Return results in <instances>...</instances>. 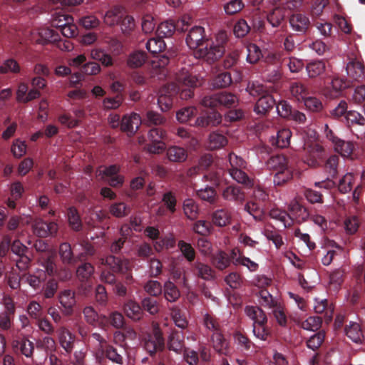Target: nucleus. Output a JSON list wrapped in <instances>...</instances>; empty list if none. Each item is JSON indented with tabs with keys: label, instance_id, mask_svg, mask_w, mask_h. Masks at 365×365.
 I'll return each mask as SVG.
<instances>
[{
	"label": "nucleus",
	"instance_id": "nucleus-44",
	"mask_svg": "<svg viewBox=\"0 0 365 365\" xmlns=\"http://www.w3.org/2000/svg\"><path fill=\"white\" fill-rule=\"evenodd\" d=\"M292 133L289 129H282L277 132V137L273 138L272 145L277 148H287L290 143Z\"/></svg>",
	"mask_w": 365,
	"mask_h": 365
},
{
	"label": "nucleus",
	"instance_id": "nucleus-56",
	"mask_svg": "<svg viewBox=\"0 0 365 365\" xmlns=\"http://www.w3.org/2000/svg\"><path fill=\"white\" fill-rule=\"evenodd\" d=\"M224 170L222 169L208 170L203 176V179L210 182V186H219L222 180Z\"/></svg>",
	"mask_w": 365,
	"mask_h": 365
},
{
	"label": "nucleus",
	"instance_id": "nucleus-38",
	"mask_svg": "<svg viewBox=\"0 0 365 365\" xmlns=\"http://www.w3.org/2000/svg\"><path fill=\"white\" fill-rule=\"evenodd\" d=\"M182 210L185 215L190 220L197 218L199 208L197 204L193 199L187 198L183 201Z\"/></svg>",
	"mask_w": 365,
	"mask_h": 365
},
{
	"label": "nucleus",
	"instance_id": "nucleus-58",
	"mask_svg": "<svg viewBox=\"0 0 365 365\" xmlns=\"http://www.w3.org/2000/svg\"><path fill=\"white\" fill-rule=\"evenodd\" d=\"M162 202L171 214H174L176 212L178 200L174 192L171 190L165 192L163 195Z\"/></svg>",
	"mask_w": 365,
	"mask_h": 365
},
{
	"label": "nucleus",
	"instance_id": "nucleus-28",
	"mask_svg": "<svg viewBox=\"0 0 365 365\" xmlns=\"http://www.w3.org/2000/svg\"><path fill=\"white\" fill-rule=\"evenodd\" d=\"M76 269V277L82 282H88L93 275L95 272L94 266L88 262H81Z\"/></svg>",
	"mask_w": 365,
	"mask_h": 365
},
{
	"label": "nucleus",
	"instance_id": "nucleus-4",
	"mask_svg": "<svg viewBox=\"0 0 365 365\" xmlns=\"http://www.w3.org/2000/svg\"><path fill=\"white\" fill-rule=\"evenodd\" d=\"M229 163L230 168L228 171L232 179L243 185L246 188L252 187L255 184L253 178L244 171L247 167V162L240 156L231 153L229 154Z\"/></svg>",
	"mask_w": 365,
	"mask_h": 365
},
{
	"label": "nucleus",
	"instance_id": "nucleus-35",
	"mask_svg": "<svg viewBox=\"0 0 365 365\" xmlns=\"http://www.w3.org/2000/svg\"><path fill=\"white\" fill-rule=\"evenodd\" d=\"M267 166L269 170L281 171L288 168V162L284 155L271 156L267 162Z\"/></svg>",
	"mask_w": 365,
	"mask_h": 365
},
{
	"label": "nucleus",
	"instance_id": "nucleus-19",
	"mask_svg": "<svg viewBox=\"0 0 365 365\" xmlns=\"http://www.w3.org/2000/svg\"><path fill=\"white\" fill-rule=\"evenodd\" d=\"M193 274L199 278L206 281H210L215 277V271L212 268L201 262H195L192 265Z\"/></svg>",
	"mask_w": 365,
	"mask_h": 365
},
{
	"label": "nucleus",
	"instance_id": "nucleus-60",
	"mask_svg": "<svg viewBox=\"0 0 365 365\" xmlns=\"http://www.w3.org/2000/svg\"><path fill=\"white\" fill-rule=\"evenodd\" d=\"M197 113L195 106H187L180 109L176 113L177 120L182 123H187Z\"/></svg>",
	"mask_w": 365,
	"mask_h": 365
},
{
	"label": "nucleus",
	"instance_id": "nucleus-39",
	"mask_svg": "<svg viewBox=\"0 0 365 365\" xmlns=\"http://www.w3.org/2000/svg\"><path fill=\"white\" fill-rule=\"evenodd\" d=\"M212 220L216 226L224 227L230 223L231 215L227 210L220 209L212 213Z\"/></svg>",
	"mask_w": 365,
	"mask_h": 365
},
{
	"label": "nucleus",
	"instance_id": "nucleus-40",
	"mask_svg": "<svg viewBox=\"0 0 365 365\" xmlns=\"http://www.w3.org/2000/svg\"><path fill=\"white\" fill-rule=\"evenodd\" d=\"M290 93L298 101H304L309 94L307 88L301 82H294L290 86Z\"/></svg>",
	"mask_w": 365,
	"mask_h": 365
},
{
	"label": "nucleus",
	"instance_id": "nucleus-34",
	"mask_svg": "<svg viewBox=\"0 0 365 365\" xmlns=\"http://www.w3.org/2000/svg\"><path fill=\"white\" fill-rule=\"evenodd\" d=\"M264 205L262 202L256 200H250L247 202L245 206L246 210L256 220H262L264 216Z\"/></svg>",
	"mask_w": 365,
	"mask_h": 365
},
{
	"label": "nucleus",
	"instance_id": "nucleus-48",
	"mask_svg": "<svg viewBox=\"0 0 365 365\" xmlns=\"http://www.w3.org/2000/svg\"><path fill=\"white\" fill-rule=\"evenodd\" d=\"M232 83L231 73L230 72H222L212 78L211 84L215 88H222L228 87Z\"/></svg>",
	"mask_w": 365,
	"mask_h": 365
},
{
	"label": "nucleus",
	"instance_id": "nucleus-3",
	"mask_svg": "<svg viewBox=\"0 0 365 365\" xmlns=\"http://www.w3.org/2000/svg\"><path fill=\"white\" fill-rule=\"evenodd\" d=\"M98 261L100 265L105 266L101 270L100 279L106 284H115L116 274H125L130 269V262L128 259L113 255L100 257Z\"/></svg>",
	"mask_w": 365,
	"mask_h": 365
},
{
	"label": "nucleus",
	"instance_id": "nucleus-29",
	"mask_svg": "<svg viewBox=\"0 0 365 365\" xmlns=\"http://www.w3.org/2000/svg\"><path fill=\"white\" fill-rule=\"evenodd\" d=\"M168 160L174 163H182L186 160L187 153L185 148L180 146H170L166 152Z\"/></svg>",
	"mask_w": 365,
	"mask_h": 365
},
{
	"label": "nucleus",
	"instance_id": "nucleus-55",
	"mask_svg": "<svg viewBox=\"0 0 365 365\" xmlns=\"http://www.w3.org/2000/svg\"><path fill=\"white\" fill-rule=\"evenodd\" d=\"M143 311L148 312L151 315H155L159 312V302L152 297L143 298L140 302Z\"/></svg>",
	"mask_w": 365,
	"mask_h": 365
},
{
	"label": "nucleus",
	"instance_id": "nucleus-12",
	"mask_svg": "<svg viewBox=\"0 0 365 365\" xmlns=\"http://www.w3.org/2000/svg\"><path fill=\"white\" fill-rule=\"evenodd\" d=\"M34 235L39 237H46L54 235L58 230V224L55 222H47L39 220L34 222L32 225Z\"/></svg>",
	"mask_w": 365,
	"mask_h": 365
},
{
	"label": "nucleus",
	"instance_id": "nucleus-26",
	"mask_svg": "<svg viewBox=\"0 0 365 365\" xmlns=\"http://www.w3.org/2000/svg\"><path fill=\"white\" fill-rule=\"evenodd\" d=\"M168 348L176 353H180L184 350V334L182 331H173L168 339Z\"/></svg>",
	"mask_w": 365,
	"mask_h": 365
},
{
	"label": "nucleus",
	"instance_id": "nucleus-30",
	"mask_svg": "<svg viewBox=\"0 0 365 365\" xmlns=\"http://www.w3.org/2000/svg\"><path fill=\"white\" fill-rule=\"evenodd\" d=\"M162 294H163L165 299L170 302H176L180 297V292L178 287L170 280L164 283Z\"/></svg>",
	"mask_w": 365,
	"mask_h": 365
},
{
	"label": "nucleus",
	"instance_id": "nucleus-22",
	"mask_svg": "<svg viewBox=\"0 0 365 365\" xmlns=\"http://www.w3.org/2000/svg\"><path fill=\"white\" fill-rule=\"evenodd\" d=\"M245 312L247 316L253 321L252 325L267 324V317L259 307L247 306Z\"/></svg>",
	"mask_w": 365,
	"mask_h": 365
},
{
	"label": "nucleus",
	"instance_id": "nucleus-21",
	"mask_svg": "<svg viewBox=\"0 0 365 365\" xmlns=\"http://www.w3.org/2000/svg\"><path fill=\"white\" fill-rule=\"evenodd\" d=\"M125 9L120 6H115L106 11L103 16L106 24L113 26L120 23L122 17L125 16Z\"/></svg>",
	"mask_w": 365,
	"mask_h": 365
},
{
	"label": "nucleus",
	"instance_id": "nucleus-6",
	"mask_svg": "<svg viewBox=\"0 0 365 365\" xmlns=\"http://www.w3.org/2000/svg\"><path fill=\"white\" fill-rule=\"evenodd\" d=\"M143 346L150 356H153L158 351H162L164 349L165 339L159 327H154L150 333L144 336Z\"/></svg>",
	"mask_w": 365,
	"mask_h": 365
},
{
	"label": "nucleus",
	"instance_id": "nucleus-64",
	"mask_svg": "<svg viewBox=\"0 0 365 365\" xmlns=\"http://www.w3.org/2000/svg\"><path fill=\"white\" fill-rule=\"evenodd\" d=\"M147 59L146 53L143 51H135L131 53L128 58V65L130 68H138L144 64Z\"/></svg>",
	"mask_w": 365,
	"mask_h": 365
},
{
	"label": "nucleus",
	"instance_id": "nucleus-2",
	"mask_svg": "<svg viewBox=\"0 0 365 365\" xmlns=\"http://www.w3.org/2000/svg\"><path fill=\"white\" fill-rule=\"evenodd\" d=\"M202 83V78L191 73L185 67L175 73V83H168L159 92L158 103L161 110L168 111L172 108L174 97L179 95L182 100L191 98L194 89Z\"/></svg>",
	"mask_w": 365,
	"mask_h": 365
},
{
	"label": "nucleus",
	"instance_id": "nucleus-47",
	"mask_svg": "<svg viewBox=\"0 0 365 365\" xmlns=\"http://www.w3.org/2000/svg\"><path fill=\"white\" fill-rule=\"evenodd\" d=\"M325 68V63L322 60L311 61L306 66V70L309 78L320 76L324 72Z\"/></svg>",
	"mask_w": 365,
	"mask_h": 365
},
{
	"label": "nucleus",
	"instance_id": "nucleus-59",
	"mask_svg": "<svg viewBox=\"0 0 365 365\" xmlns=\"http://www.w3.org/2000/svg\"><path fill=\"white\" fill-rule=\"evenodd\" d=\"M21 71L19 63L14 58H8L5 60L0 66V73L6 74L9 73H19Z\"/></svg>",
	"mask_w": 365,
	"mask_h": 365
},
{
	"label": "nucleus",
	"instance_id": "nucleus-17",
	"mask_svg": "<svg viewBox=\"0 0 365 365\" xmlns=\"http://www.w3.org/2000/svg\"><path fill=\"white\" fill-rule=\"evenodd\" d=\"M276 105L272 96L267 93L259 97L255 106L254 110L257 114L266 115Z\"/></svg>",
	"mask_w": 365,
	"mask_h": 365
},
{
	"label": "nucleus",
	"instance_id": "nucleus-36",
	"mask_svg": "<svg viewBox=\"0 0 365 365\" xmlns=\"http://www.w3.org/2000/svg\"><path fill=\"white\" fill-rule=\"evenodd\" d=\"M36 347L50 356L56 350V341L52 337L46 336L36 340Z\"/></svg>",
	"mask_w": 365,
	"mask_h": 365
},
{
	"label": "nucleus",
	"instance_id": "nucleus-63",
	"mask_svg": "<svg viewBox=\"0 0 365 365\" xmlns=\"http://www.w3.org/2000/svg\"><path fill=\"white\" fill-rule=\"evenodd\" d=\"M250 30V26L247 24V21L241 19L235 24L233 33L237 38H241L245 37Z\"/></svg>",
	"mask_w": 365,
	"mask_h": 365
},
{
	"label": "nucleus",
	"instance_id": "nucleus-18",
	"mask_svg": "<svg viewBox=\"0 0 365 365\" xmlns=\"http://www.w3.org/2000/svg\"><path fill=\"white\" fill-rule=\"evenodd\" d=\"M21 282L29 284L34 289H39L41 284L46 280V274L44 270H38L34 274L24 273L21 276Z\"/></svg>",
	"mask_w": 365,
	"mask_h": 365
},
{
	"label": "nucleus",
	"instance_id": "nucleus-20",
	"mask_svg": "<svg viewBox=\"0 0 365 365\" xmlns=\"http://www.w3.org/2000/svg\"><path fill=\"white\" fill-rule=\"evenodd\" d=\"M222 195L224 200L236 203H242L245 198V192L237 185L226 187L222 190Z\"/></svg>",
	"mask_w": 365,
	"mask_h": 365
},
{
	"label": "nucleus",
	"instance_id": "nucleus-53",
	"mask_svg": "<svg viewBox=\"0 0 365 365\" xmlns=\"http://www.w3.org/2000/svg\"><path fill=\"white\" fill-rule=\"evenodd\" d=\"M246 50L247 52L246 59L250 64L257 63L259 59L262 58L263 52L259 47L255 43H249L246 47Z\"/></svg>",
	"mask_w": 365,
	"mask_h": 365
},
{
	"label": "nucleus",
	"instance_id": "nucleus-49",
	"mask_svg": "<svg viewBox=\"0 0 365 365\" xmlns=\"http://www.w3.org/2000/svg\"><path fill=\"white\" fill-rule=\"evenodd\" d=\"M59 255L64 264H72L76 262L70 244L67 242L61 244L59 247Z\"/></svg>",
	"mask_w": 365,
	"mask_h": 365
},
{
	"label": "nucleus",
	"instance_id": "nucleus-57",
	"mask_svg": "<svg viewBox=\"0 0 365 365\" xmlns=\"http://www.w3.org/2000/svg\"><path fill=\"white\" fill-rule=\"evenodd\" d=\"M73 21V19L71 16L61 11L55 12L52 15L51 26L59 29L61 27L68 24L69 22L71 23Z\"/></svg>",
	"mask_w": 365,
	"mask_h": 365
},
{
	"label": "nucleus",
	"instance_id": "nucleus-43",
	"mask_svg": "<svg viewBox=\"0 0 365 365\" xmlns=\"http://www.w3.org/2000/svg\"><path fill=\"white\" fill-rule=\"evenodd\" d=\"M269 216L271 218L282 222L284 227H291L293 224V220L291 215L284 210L273 208L269 212Z\"/></svg>",
	"mask_w": 365,
	"mask_h": 365
},
{
	"label": "nucleus",
	"instance_id": "nucleus-8",
	"mask_svg": "<svg viewBox=\"0 0 365 365\" xmlns=\"http://www.w3.org/2000/svg\"><path fill=\"white\" fill-rule=\"evenodd\" d=\"M305 161L309 166L317 167L319 165L324 158V150L317 143H306L304 144Z\"/></svg>",
	"mask_w": 365,
	"mask_h": 365
},
{
	"label": "nucleus",
	"instance_id": "nucleus-10",
	"mask_svg": "<svg viewBox=\"0 0 365 365\" xmlns=\"http://www.w3.org/2000/svg\"><path fill=\"white\" fill-rule=\"evenodd\" d=\"M339 158L336 155H332L326 162L325 169L329 174V177L322 181L316 182L314 185L320 188L330 190L336 186V182L331 178H334L337 175V165Z\"/></svg>",
	"mask_w": 365,
	"mask_h": 365
},
{
	"label": "nucleus",
	"instance_id": "nucleus-42",
	"mask_svg": "<svg viewBox=\"0 0 365 365\" xmlns=\"http://www.w3.org/2000/svg\"><path fill=\"white\" fill-rule=\"evenodd\" d=\"M67 217L69 226L75 231H79L82 227V222L78 210L73 207H69L67 210Z\"/></svg>",
	"mask_w": 365,
	"mask_h": 365
},
{
	"label": "nucleus",
	"instance_id": "nucleus-33",
	"mask_svg": "<svg viewBox=\"0 0 365 365\" xmlns=\"http://www.w3.org/2000/svg\"><path fill=\"white\" fill-rule=\"evenodd\" d=\"M212 340L213 342V347L216 351L225 355L228 354L229 342L219 331L213 334Z\"/></svg>",
	"mask_w": 365,
	"mask_h": 365
},
{
	"label": "nucleus",
	"instance_id": "nucleus-16",
	"mask_svg": "<svg viewBox=\"0 0 365 365\" xmlns=\"http://www.w3.org/2000/svg\"><path fill=\"white\" fill-rule=\"evenodd\" d=\"M346 71L348 76L353 81H360L363 78L365 67L362 62L356 58H350L346 65Z\"/></svg>",
	"mask_w": 365,
	"mask_h": 365
},
{
	"label": "nucleus",
	"instance_id": "nucleus-46",
	"mask_svg": "<svg viewBox=\"0 0 365 365\" xmlns=\"http://www.w3.org/2000/svg\"><path fill=\"white\" fill-rule=\"evenodd\" d=\"M212 262L213 265L220 270H223L230 264V259L227 252L219 251L212 256Z\"/></svg>",
	"mask_w": 365,
	"mask_h": 365
},
{
	"label": "nucleus",
	"instance_id": "nucleus-27",
	"mask_svg": "<svg viewBox=\"0 0 365 365\" xmlns=\"http://www.w3.org/2000/svg\"><path fill=\"white\" fill-rule=\"evenodd\" d=\"M124 312L128 317L135 321H138L143 317L141 305L133 300L125 304Z\"/></svg>",
	"mask_w": 365,
	"mask_h": 365
},
{
	"label": "nucleus",
	"instance_id": "nucleus-45",
	"mask_svg": "<svg viewBox=\"0 0 365 365\" xmlns=\"http://www.w3.org/2000/svg\"><path fill=\"white\" fill-rule=\"evenodd\" d=\"M233 339L235 343L237 344L238 347L242 351H248L254 345L246 334L240 331H236L234 332Z\"/></svg>",
	"mask_w": 365,
	"mask_h": 365
},
{
	"label": "nucleus",
	"instance_id": "nucleus-5",
	"mask_svg": "<svg viewBox=\"0 0 365 365\" xmlns=\"http://www.w3.org/2000/svg\"><path fill=\"white\" fill-rule=\"evenodd\" d=\"M237 101L238 98L235 94L222 91L204 96L201 101V104L210 108L222 106L230 108L235 106Z\"/></svg>",
	"mask_w": 365,
	"mask_h": 365
},
{
	"label": "nucleus",
	"instance_id": "nucleus-13",
	"mask_svg": "<svg viewBox=\"0 0 365 365\" xmlns=\"http://www.w3.org/2000/svg\"><path fill=\"white\" fill-rule=\"evenodd\" d=\"M12 348L16 354H21L26 358H32L35 345L27 337L23 336L13 341Z\"/></svg>",
	"mask_w": 365,
	"mask_h": 365
},
{
	"label": "nucleus",
	"instance_id": "nucleus-1",
	"mask_svg": "<svg viewBox=\"0 0 365 365\" xmlns=\"http://www.w3.org/2000/svg\"><path fill=\"white\" fill-rule=\"evenodd\" d=\"M186 30L187 34L185 41L187 46L194 51L195 58L212 64L225 53V45L227 42V35L225 31L218 32L215 36V41H213L206 35L202 26H194Z\"/></svg>",
	"mask_w": 365,
	"mask_h": 365
},
{
	"label": "nucleus",
	"instance_id": "nucleus-25",
	"mask_svg": "<svg viewBox=\"0 0 365 365\" xmlns=\"http://www.w3.org/2000/svg\"><path fill=\"white\" fill-rule=\"evenodd\" d=\"M289 210L292 218L294 217L298 222L306 221L309 216L307 209L297 201L292 202Z\"/></svg>",
	"mask_w": 365,
	"mask_h": 365
},
{
	"label": "nucleus",
	"instance_id": "nucleus-51",
	"mask_svg": "<svg viewBox=\"0 0 365 365\" xmlns=\"http://www.w3.org/2000/svg\"><path fill=\"white\" fill-rule=\"evenodd\" d=\"M145 47L150 53L155 55L163 51L165 49L166 45L163 39L158 36L157 38H151L148 40Z\"/></svg>",
	"mask_w": 365,
	"mask_h": 365
},
{
	"label": "nucleus",
	"instance_id": "nucleus-24",
	"mask_svg": "<svg viewBox=\"0 0 365 365\" xmlns=\"http://www.w3.org/2000/svg\"><path fill=\"white\" fill-rule=\"evenodd\" d=\"M58 339L61 347L67 352L71 353L73 349L74 336L64 327L58 329Z\"/></svg>",
	"mask_w": 365,
	"mask_h": 365
},
{
	"label": "nucleus",
	"instance_id": "nucleus-62",
	"mask_svg": "<svg viewBox=\"0 0 365 365\" xmlns=\"http://www.w3.org/2000/svg\"><path fill=\"white\" fill-rule=\"evenodd\" d=\"M197 195L203 201L214 203L216 201L217 192L213 187L207 185L205 188L197 190Z\"/></svg>",
	"mask_w": 365,
	"mask_h": 365
},
{
	"label": "nucleus",
	"instance_id": "nucleus-31",
	"mask_svg": "<svg viewBox=\"0 0 365 365\" xmlns=\"http://www.w3.org/2000/svg\"><path fill=\"white\" fill-rule=\"evenodd\" d=\"M59 38V34L49 28H42L38 31L36 42L40 44L54 43Z\"/></svg>",
	"mask_w": 365,
	"mask_h": 365
},
{
	"label": "nucleus",
	"instance_id": "nucleus-52",
	"mask_svg": "<svg viewBox=\"0 0 365 365\" xmlns=\"http://www.w3.org/2000/svg\"><path fill=\"white\" fill-rule=\"evenodd\" d=\"M301 36L294 33H287L283 41V48L285 51L291 53L301 43Z\"/></svg>",
	"mask_w": 365,
	"mask_h": 365
},
{
	"label": "nucleus",
	"instance_id": "nucleus-41",
	"mask_svg": "<svg viewBox=\"0 0 365 365\" xmlns=\"http://www.w3.org/2000/svg\"><path fill=\"white\" fill-rule=\"evenodd\" d=\"M176 30V26L172 21H165L160 23L156 30L157 36L162 39L169 38L173 35Z\"/></svg>",
	"mask_w": 365,
	"mask_h": 365
},
{
	"label": "nucleus",
	"instance_id": "nucleus-15",
	"mask_svg": "<svg viewBox=\"0 0 365 365\" xmlns=\"http://www.w3.org/2000/svg\"><path fill=\"white\" fill-rule=\"evenodd\" d=\"M141 123L139 114L133 113L130 115H124L120 121V129L128 135L134 134Z\"/></svg>",
	"mask_w": 365,
	"mask_h": 365
},
{
	"label": "nucleus",
	"instance_id": "nucleus-9",
	"mask_svg": "<svg viewBox=\"0 0 365 365\" xmlns=\"http://www.w3.org/2000/svg\"><path fill=\"white\" fill-rule=\"evenodd\" d=\"M289 24L293 32L301 36L306 35L311 28V21L308 16L300 12H294L290 15Z\"/></svg>",
	"mask_w": 365,
	"mask_h": 365
},
{
	"label": "nucleus",
	"instance_id": "nucleus-11",
	"mask_svg": "<svg viewBox=\"0 0 365 365\" xmlns=\"http://www.w3.org/2000/svg\"><path fill=\"white\" fill-rule=\"evenodd\" d=\"M58 302L61 306L62 313L65 316L73 314L76 304V293L71 289H65L60 292Z\"/></svg>",
	"mask_w": 365,
	"mask_h": 365
},
{
	"label": "nucleus",
	"instance_id": "nucleus-32",
	"mask_svg": "<svg viewBox=\"0 0 365 365\" xmlns=\"http://www.w3.org/2000/svg\"><path fill=\"white\" fill-rule=\"evenodd\" d=\"M345 334L354 343L362 341L363 333L360 325L356 322H350L345 327Z\"/></svg>",
	"mask_w": 365,
	"mask_h": 365
},
{
	"label": "nucleus",
	"instance_id": "nucleus-14",
	"mask_svg": "<svg viewBox=\"0 0 365 365\" xmlns=\"http://www.w3.org/2000/svg\"><path fill=\"white\" fill-rule=\"evenodd\" d=\"M222 115L216 110H211L205 113L195 120V125L200 128H208L216 126L221 123Z\"/></svg>",
	"mask_w": 365,
	"mask_h": 365
},
{
	"label": "nucleus",
	"instance_id": "nucleus-54",
	"mask_svg": "<svg viewBox=\"0 0 365 365\" xmlns=\"http://www.w3.org/2000/svg\"><path fill=\"white\" fill-rule=\"evenodd\" d=\"M270 309H272V314L277 324L282 327H286L287 326L288 319L282 304L279 302L276 304V306H272Z\"/></svg>",
	"mask_w": 365,
	"mask_h": 365
},
{
	"label": "nucleus",
	"instance_id": "nucleus-7",
	"mask_svg": "<svg viewBox=\"0 0 365 365\" xmlns=\"http://www.w3.org/2000/svg\"><path fill=\"white\" fill-rule=\"evenodd\" d=\"M150 143L147 145L148 150L151 153H160L165 150L164 140L166 132L162 127L151 128L148 134Z\"/></svg>",
	"mask_w": 365,
	"mask_h": 365
},
{
	"label": "nucleus",
	"instance_id": "nucleus-50",
	"mask_svg": "<svg viewBox=\"0 0 365 365\" xmlns=\"http://www.w3.org/2000/svg\"><path fill=\"white\" fill-rule=\"evenodd\" d=\"M285 17L284 11L280 8H275L267 16V21L272 27L280 26Z\"/></svg>",
	"mask_w": 365,
	"mask_h": 365
},
{
	"label": "nucleus",
	"instance_id": "nucleus-23",
	"mask_svg": "<svg viewBox=\"0 0 365 365\" xmlns=\"http://www.w3.org/2000/svg\"><path fill=\"white\" fill-rule=\"evenodd\" d=\"M102 350L109 360L118 364H123V354H125V351L122 346L117 348L107 344Z\"/></svg>",
	"mask_w": 365,
	"mask_h": 365
},
{
	"label": "nucleus",
	"instance_id": "nucleus-37",
	"mask_svg": "<svg viewBox=\"0 0 365 365\" xmlns=\"http://www.w3.org/2000/svg\"><path fill=\"white\" fill-rule=\"evenodd\" d=\"M144 121L145 124L152 127H162L166 123V118L160 113L154 111V110H148L146 113L145 118H144Z\"/></svg>",
	"mask_w": 365,
	"mask_h": 365
},
{
	"label": "nucleus",
	"instance_id": "nucleus-61",
	"mask_svg": "<svg viewBox=\"0 0 365 365\" xmlns=\"http://www.w3.org/2000/svg\"><path fill=\"white\" fill-rule=\"evenodd\" d=\"M325 339V333L323 331H320L312 336H310L307 341L306 344L307 348L316 351L322 346Z\"/></svg>",
	"mask_w": 365,
	"mask_h": 365
}]
</instances>
